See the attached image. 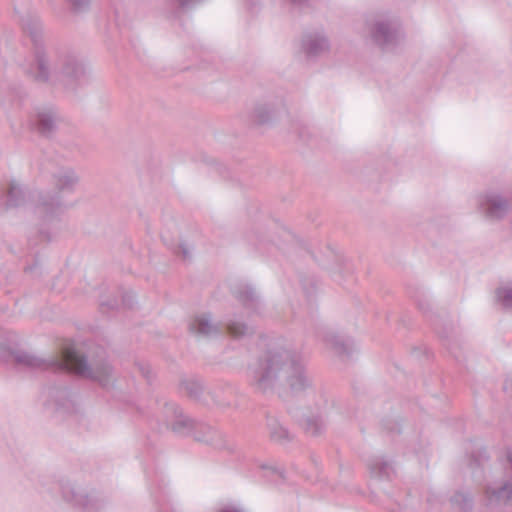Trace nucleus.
<instances>
[{"mask_svg": "<svg viewBox=\"0 0 512 512\" xmlns=\"http://www.w3.org/2000/svg\"><path fill=\"white\" fill-rule=\"evenodd\" d=\"M254 373L261 385L279 381L294 391H300L310 384L301 357L282 347L270 349L260 359Z\"/></svg>", "mask_w": 512, "mask_h": 512, "instance_id": "1", "label": "nucleus"}, {"mask_svg": "<svg viewBox=\"0 0 512 512\" xmlns=\"http://www.w3.org/2000/svg\"><path fill=\"white\" fill-rule=\"evenodd\" d=\"M50 365L97 381L101 385H106L113 374L112 367L105 359L88 362L72 343L64 345L60 354L51 359Z\"/></svg>", "mask_w": 512, "mask_h": 512, "instance_id": "2", "label": "nucleus"}, {"mask_svg": "<svg viewBox=\"0 0 512 512\" xmlns=\"http://www.w3.org/2000/svg\"><path fill=\"white\" fill-rule=\"evenodd\" d=\"M480 206L483 212L491 218H500L507 211L506 201L495 194L482 196L480 199Z\"/></svg>", "mask_w": 512, "mask_h": 512, "instance_id": "3", "label": "nucleus"}, {"mask_svg": "<svg viewBox=\"0 0 512 512\" xmlns=\"http://www.w3.org/2000/svg\"><path fill=\"white\" fill-rule=\"evenodd\" d=\"M34 129L42 135H49L56 127V117L49 111H40L32 119Z\"/></svg>", "mask_w": 512, "mask_h": 512, "instance_id": "4", "label": "nucleus"}, {"mask_svg": "<svg viewBox=\"0 0 512 512\" xmlns=\"http://www.w3.org/2000/svg\"><path fill=\"white\" fill-rule=\"evenodd\" d=\"M189 328L191 332L202 336H209L218 331V327L214 325L206 315L195 317L191 321Z\"/></svg>", "mask_w": 512, "mask_h": 512, "instance_id": "5", "label": "nucleus"}, {"mask_svg": "<svg viewBox=\"0 0 512 512\" xmlns=\"http://www.w3.org/2000/svg\"><path fill=\"white\" fill-rule=\"evenodd\" d=\"M489 505H497L512 498V484L500 487H488L486 490Z\"/></svg>", "mask_w": 512, "mask_h": 512, "instance_id": "6", "label": "nucleus"}, {"mask_svg": "<svg viewBox=\"0 0 512 512\" xmlns=\"http://www.w3.org/2000/svg\"><path fill=\"white\" fill-rule=\"evenodd\" d=\"M373 37L381 45H387L396 38V31L386 23H377L373 27Z\"/></svg>", "mask_w": 512, "mask_h": 512, "instance_id": "7", "label": "nucleus"}, {"mask_svg": "<svg viewBox=\"0 0 512 512\" xmlns=\"http://www.w3.org/2000/svg\"><path fill=\"white\" fill-rule=\"evenodd\" d=\"M304 49L310 55H318L325 52L329 45L326 38L322 36H310L304 40Z\"/></svg>", "mask_w": 512, "mask_h": 512, "instance_id": "8", "label": "nucleus"}, {"mask_svg": "<svg viewBox=\"0 0 512 512\" xmlns=\"http://www.w3.org/2000/svg\"><path fill=\"white\" fill-rule=\"evenodd\" d=\"M496 297L505 307H512V283L502 284L496 290Z\"/></svg>", "mask_w": 512, "mask_h": 512, "instance_id": "9", "label": "nucleus"}, {"mask_svg": "<svg viewBox=\"0 0 512 512\" xmlns=\"http://www.w3.org/2000/svg\"><path fill=\"white\" fill-rule=\"evenodd\" d=\"M31 73L39 80H45L49 74V62L44 56H40L36 60V66Z\"/></svg>", "mask_w": 512, "mask_h": 512, "instance_id": "10", "label": "nucleus"}, {"mask_svg": "<svg viewBox=\"0 0 512 512\" xmlns=\"http://www.w3.org/2000/svg\"><path fill=\"white\" fill-rule=\"evenodd\" d=\"M20 338L14 332H5L0 335V347L6 349H13L18 346Z\"/></svg>", "mask_w": 512, "mask_h": 512, "instance_id": "11", "label": "nucleus"}, {"mask_svg": "<svg viewBox=\"0 0 512 512\" xmlns=\"http://www.w3.org/2000/svg\"><path fill=\"white\" fill-rule=\"evenodd\" d=\"M77 182V177L72 172H65L57 179V186L61 190L71 188Z\"/></svg>", "mask_w": 512, "mask_h": 512, "instance_id": "12", "label": "nucleus"}, {"mask_svg": "<svg viewBox=\"0 0 512 512\" xmlns=\"http://www.w3.org/2000/svg\"><path fill=\"white\" fill-rule=\"evenodd\" d=\"M15 360L18 363L32 366V367H38L41 365V362L38 358L26 353V352H17L15 355Z\"/></svg>", "mask_w": 512, "mask_h": 512, "instance_id": "13", "label": "nucleus"}, {"mask_svg": "<svg viewBox=\"0 0 512 512\" xmlns=\"http://www.w3.org/2000/svg\"><path fill=\"white\" fill-rule=\"evenodd\" d=\"M20 194H21L20 187L15 183H11L9 185L8 192H7V197H8L9 203L11 205L18 204V197L20 196Z\"/></svg>", "mask_w": 512, "mask_h": 512, "instance_id": "14", "label": "nucleus"}, {"mask_svg": "<svg viewBox=\"0 0 512 512\" xmlns=\"http://www.w3.org/2000/svg\"><path fill=\"white\" fill-rule=\"evenodd\" d=\"M227 329H228V332L234 337H240V336L244 335L247 331L246 326L239 322L230 323L227 326Z\"/></svg>", "mask_w": 512, "mask_h": 512, "instance_id": "15", "label": "nucleus"}, {"mask_svg": "<svg viewBox=\"0 0 512 512\" xmlns=\"http://www.w3.org/2000/svg\"><path fill=\"white\" fill-rule=\"evenodd\" d=\"M82 72V68L76 64L73 63L69 65L67 68H65L64 73L69 77H76Z\"/></svg>", "mask_w": 512, "mask_h": 512, "instance_id": "16", "label": "nucleus"}, {"mask_svg": "<svg viewBox=\"0 0 512 512\" xmlns=\"http://www.w3.org/2000/svg\"><path fill=\"white\" fill-rule=\"evenodd\" d=\"M76 9H84L88 7L93 0H69Z\"/></svg>", "mask_w": 512, "mask_h": 512, "instance_id": "17", "label": "nucleus"}, {"mask_svg": "<svg viewBox=\"0 0 512 512\" xmlns=\"http://www.w3.org/2000/svg\"><path fill=\"white\" fill-rule=\"evenodd\" d=\"M219 512H242V511L234 506H226V507L222 508Z\"/></svg>", "mask_w": 512, "mask_h": 512, "instance_id": "18", "label": "nucleus"}, {"mask_svg": "<svg viewBox=\"0 0 512 512\" xmlns=\"http://www.w3.org/2000/svg\"><path fill=\"white\" fill-rule=\"evenodd\" d=\"M162 238L167 243L171 241V239L169 237H167L165 234L162 235Z\"/></svg>", "mask_w": 512, "mask_h": 512, "instance_id": "19", "label": "nucleus"}, {"mask_svg": "<svg viewBox=\"0 0 512 512\" xmlns=\"http://www.w3.org/2000/svg\"><path fill=\"white\" fill-rule=\"evenodd\" d=\"M188 255V251L186 249L183 250V256H187Z\"/></svg>", "mask_w": 512, "mask_h": 512, "instance_id": "20", "label": "nucleus"}]
</instances>
